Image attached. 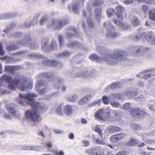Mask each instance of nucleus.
<instances>
[{
	"mask_svg": "<svg viewBox=\"0 0 155 155\" xmlns=\"http://www.w3.org/2000/svg\"><path fill=\"white\" fill-rule=\"evenodd\" d=\"M127 52L120 49L114 50L113 54L110 53H107L104 54L103 58H99L96 54H92L89 56L90 59L96 61L97 62L102 61L110 64H115L122 59H125L126 57Z\"/></svg>",
	"mask_w": 155,
	"mask_h": 155,
	"instance_id": "f03ea898",
	"label": "nucleus"
},
{
	"mask_svg": "<svg viewBox=\"0 0 155 155\" xmlns=\"http://www.w3.org/2000/svg\"><path fill=\"white\" fill-rule=\"evenodd\" d=\"M110 104L112 107L114 108H117L120 106V104L118 101H112L110 102Z\"/></svg>",
	"mask_w": 155,
	"mask_h": 155,
	"instance_id": "c03bdc74",
	"label": "nucleus"
},
{
	"mask_svg": "<svg viewBox=\"0 0 155 155\" xmlns=\"http://www.w3.org/2000/svg\"><path fill=\"white\" fill-rule=\"evenodd\" d=\"M15 26V24L14 23L11 24L9 26L8 28L3 31V32H5L6 33H8L10 31H11L12 28H13Z\"/></svg>",
	"mask_w": 155,
	"mask_h": 155,
	"instance_id": "603ef678",
	"label": "nucleus"
},
{
	"mask_svg": "<svg viewBox=\"0 0 155 155\" xmlns=\"http://www.w3.org/2000/svg\"><path fill=\"white\" fill-rule=\"evenodd\" d=\"M142 29H139L138 30V31L140 32L134 38V40L135 41H139L141 39L142 40H146V35L144 33L142 32L141 33Z\"/></svg>",
	"mask_w": 155,
	"mask_h": 155,
	"instance_id": "4be33fe9",
	"label": "nucleus"
},
{
	"mask_svg": "<svg viewBox=\"0 0 155 155\" xmlns=\"http://www.w3.org/2000/svg\"><path fill=\"white\" fill-rule=\"evenodd\" d=\"M141 74H144L142 77L144 79H147L149 78L152 77L151 75V74L150 73L149 69L146 70L143 72H142L140 74H137L136 76L137 77H139V75Z\"/></svg>",
	"mask_w": 155,
	"mask_h": 155,
	"instance_id": "bb28decb",
	"label": "nucleus"
},
{
	"mask_svg": "<svg viewBox=\"0 0 155 155\" xmlns=\"http://www.w3.org/2000/svg\"><path fill=\"white\" fill-rule=\"evenodd\" d=\"M13 83L21 91L31 90L33 87L32 81L31 80H28L26 77L21 75L16 76L14 80Z\"/></svg>",
	"mask_w": 155,
	"mask_h": 155,
	"instance_id": "7ed1b4c3",
	"label": "nucleus"
},
{
	"mask_svg": "<svg viewBox=\"0 0 155 155\" xmlns=\"http://www.w3.org/2000/svg\"><path fill=\"white\" fill-rule=\"evenodd\" d=\"M49 41L47 39H44L41 42L42 50L44 51L50 50V46L48 45Z\"/></svg>",
	"mask_w": 155,
	"mask_h": 155,
	"instance_id": "f3484780",
	"label": "nucleus"
},
{
	"mask_svg": "<svg viewBox=\"0 0 155 155\" xmlns=\"http://www.w3.org/2000/svg\"><path fill=\"white\" fill-rule=\"evenodd\" d=\"M86 153L89 155H101V153L99 150L94 148L86 150Z\"/></svg>",
	"mask_w": 155,
	"mask_h": 155,
	"instance_id": "412c9836",
	"label": "nucleus"
},
{
	"mask_svg": "<svg viewBox=\"0 0 155 155\" xmlns=\"http://www.w3.org/2000/svg\"><path fill=\"white\" fill-rule=\"evenodd\" d=\"M87 14L89 17H88L87 20V23L88 26L90 27L93 28L94 27V22L91 19V17L92 15V11L91 7L90 5H87L86 8Z\"/></svg>",
	"mask_w": 155,
	"mask_h": 155,
	"instance_id": "0eeeda50",
	"label": "nucleus"
},
{
	"mask_svg": "<svg viewBox=\"0 0 155 155\" xmlns=\"http://www.w3.org/2000/svg\"><path fill=\"white\" fill-rule=\"evenodd\" d=\"M21 68V66H8L5 67V71L11 74H13L15 71Z\"/></svg>",
	"mask_w": 155,
	"mask_h": 155,
	"instance_id": "f8f14e48",
	"label": "nucleus"
},
{
	"mask_svg": "<svg viewBox=\"0 0 155 155\" xmlns=\"http://www.w3.org/2000/svg\"><path fill=\"white\" fill-rule=\"evenodd\" d=\"M80 8L79 2L77 1H75L72 5L71 10L73 12L78 14Z\"/></svg>",
	"mask_w": 155,
	"mask_h": 155,
	"instance_id": "6ab92c4d",
	"label": "nucleus"
},
{
	"mask_svg": "<svg viewBox=\"0 0 155 155\" xmlns=\"http://www.w3.org/2000/svg\"><path fill=\"white\" fill-rule=\"evenodd\" d=\"M149 18L155 21V9H152L149 12Z\"/></svg>",
	"mask_w": 155,
	"mask_h": 155,
	"instance_id": "c9c22d12",
	"label": "nucleus"
},
{
	"mask_svg": "<svg viewBox=\"0 0 155 155\" xmlns=\"http://www.w3.org/2000/svg\"><path fill=\"white\" fill-rule=\"evenodd\" d=\"M78 96L75 94H73L68 97L67 100L68 101L72 103H76L78 101Z\"/></svg>",
	"mask_w": 155,
	"mask_h": 155,
	"instance_id": "c85d7f7f",
	"label": "nucleus"
},
{
	"mask_svg": "<svg viewBox=\"0 0 155 155\" xmlns=\"http://www.w3.org/2000/svg\"><path fill=\"white\" fill-rule=\"evenodd\" d=\"M73 107L71 105L68 104L64 106V113L67 116H70L73 113Z\"/></svg>",
	"mask_w": 155,
	"mask_h": 155,
	"instance_id": "2eb2a0df",
	"label": "nucleus"
},
{
	"mask_svg": "<svg viewBox=\"0 0 155 155\" xmlns=\"http://www.w3.org/2000/svg\"><path fill=\"white\" fill-rule=\"evenodd\" d=\"M115 11L114 9L113 8H109L107 11V13L108 17H110L112 16L113 14Z\"/></svg>",
	"mask_w": 155,
	"mask_h": 155,
	"instance_id": "09e8293b",
	"label": "nucleus"
},
{
	"mask_svg": "<svg viewBox=\"0 0 155 155\" xmlns=\"http://www.w3.org/2000/svg\"><path fill=\"white\" fill-rule=\"evenodd\" d=\"M139 141L136 139L131 138L128 142V144L130 146L135 145L138 143Z\"/></svg>",
	"mask_w": 155,
	"mask_h": 155,
	"instance_id": "4c0bfd02",
	"label": "nucleus"
},
{
	"mask_svg": "<svg viewBox=\"0 0 155 155\" xmlns=\"http://www.w3.org/2000/svg\"><path fill=\"white\" fill-rule=\"evenodd\" d=\"M37 18H35L30 23H25V25L23 27L26 28H29L31 26L34 25L35 24H36L37 23Z\"/></svg>",
	"mask_w": 155,
	"mask_h": 155,
	"instance_id": "72a5a7b5",
	"label": "nucleus"
},
{
	"mask_svg": "<svg viewBox=\"0 0 155 155\" xmlns=\"http://www.w3.org/2000/svg\"><path fill=\"white\" fill-rule=\"evenodd\" d=\"M70 53L68 51H65L62 53L59 54L58 55L59 57H69L70 56Z\"/></svg>",
	"mask_w": 155,
	"mask_h": 155,
	"instance_id": "a18cd8bd",
	"label": "nucleus"
},
{
	"mask_svg": "<svg viewBox=\"0 0 155 155\" xmlns=\"http://www.w3.org/2000/svg\"><path fill=\"white\" fill-rule=\"evenodd\" d=\"M37 84L38 85V87H40L46 86L47 84V83L45 80H41L38 81Z\"/></svg>",
	"mask_w": 155,
	"mask_h": 155,
	"instance_id": "e433bc0d",
	"label": "nucleus"
},
{
	"mask_svg": "<svg viewBox=\"0 0 155 155\" xmlns=\"http://www.w3.org/2000/svg\"><path fill=\"white\" fill-rule=\"evenodd\" d=\"M130 127L133 129L136 130H139L140 129V127L136 123H132L130 125Z\"/></svg>",
	"mask_w": 155,
	"mask_h": 155,
	"instance_id": "13d9d810",
	"label": "nucleus"
},
{
	"mask_svg": "<svg viewBox=\"0 0 155 155\" xmlns=\"http://www.w3.org/2000/svg\"><path fill=\"white\" fill-rule=\"evenodd\" d=\"M9 84L8 86V88L12 90H15L16 89L15 86L16 85H15V84L12 82Z\"/></svg>",
	"mask_w": 155,
	"mask_h": 155,
	"instance_id": "bf43d9fd",
	"label": "nucleus"
},
{
	"mask_svg": "<svg viewBox=\"0 0 155 155\" xmlns=\"http://www.w3.org/2000/svg\"><path fill=\"white\" fill-rule=\"evenodd\" d=\"M141 8L143 11V12L145 14H147L148 13V11L150 9V8L148 6L144 5L142 6Z\"/></svg>",
	"mask_w": 155,
	"mask_h": 155,
	"instance_id": "864d4df0",
	"label": "nucleus"
},
{
	"mask_svg": "<svg viewBox=\"0 0 155 155\" xmlns=\"http://www.w3.org/2000/svg\"><path fill=\"white\" fill-rule=\"evenodd\" d=\"M111 100L110 97H107L106 95L104 96L102 98V100L104 104H108L110 102V100Z\"/></svg>",
	"mask_w": 155,
	"mask_h": 155,
	"instance_id": "79ce46f5",
	"label": "nucleus"
},
{
	"mask_svg": "<svg viewBox=\"0 0 155 155\" xmlns=\"http://www.w3.org/2000/svg\"><path fill=\"white\" fill-rule=\"evenodd\" d=\"M110 141L113 143H116L119 140V137L117 134L112 136L110 138Z\"/></svg>",
	"mask_w": 155,
	"mask_h": 155,
	"instance_id": "a19ab883",
	"label": "nucleus"
},
{
	"mask_svg": "<svg viewBox=\"0 0 155 155\" xmlns=\"http://www.w3.org/2000/svg\"><path fill=\"white\" fill-rule=\"evenodd\" d=\"M115 9L117 11L121 12H123L124 11V8L121 5H117L116 6Z\"/></svg>",
	"mask_w": 155,
	"mask_h": 155,
	"instance_id": "6e6d98bb",
	"label": "nucleus"
},
{
	"mask_svg": "<svg viewBox=\"0 0 155 155\" xmlns=\"http://www.w3.org/2000/svg\"><path fill=\"white\" fill-rule=\"evenodd\" d=\"M39 45L38 44L36 43L32 44L30 46V48L32 49H36L38 48Z\"/></svg>",
	"mask_w": 155,
	"mask_h": 155,
	"instance_id": "774afa93",
	"label": "nucleus"
},
{
	"mask_svg": "<svg viewBox=\"0 0 155 155\" xmlns=\"http://www.w3.org/2000/svg\"><path fill=\"white\" fill-rule=\"evenodd\" d=\"M22 36V34L21 32H16L12 34V35L10 36V35H9V37H14L15 38H20Z\"/></svg>",
	"mask_w": 155,
	"mask_h": 155,
	"instance_id": "680f3d73",
	"label": "nucleus"
},
{
	"mask_svg": "<svg viewBox=\"0 0 155 155\" xmlns=\"http://www.w3.org/2000/svg\"><path fill=\"white\" fill-rule=\"evenodd\" d=\"M53 132L56 134H62L64 133V132L62 130H59L57 129L53 130Z\"/></svg>",
	"mask_w": 155,
	"mask_h": 155,
	"instance_id": "69168bd1",
	"label": "nucleus"
},
{
	"mask_svg": "<svg viewBox=\"0 0 155 155\" xmlns=\"http://www.w3.org/2000/svg\"><path fill=\"white\" fill-rule=\"evenodd\" d=\"M41 146H32L31 150H41Z\"/></svg>",
	"mask_w": 155,
	"mask_h": 155,
	"instance_id": "338daca9",
	"label": "nucleus"
},
{
	"mask_svg": "<svg viewBox=\"0 0 155 155\" xmlns=\"http://www.w3.org/2000/svg\"><path fill=\"white\" fill-rule=\"evenodd\" d=\"M90 71H88L86 69L84 70L83 71V72L81 73V74H80L79 75V76L85 77L88 76H91V75L90 74Z\"/></svg>",
	"mask_w": 155,
	"mask_h": 155,
	"instance_id": "49530a36",
	"label": "nucleus"
},
{
	"mask_svg": "<svg viewBox=\"0 0 155 155\" xmlns=\"http://www.w3.org/2000/svg\"><path fill=\"white\" fill-rule=\"evenodd\" d=\"M146 40L151 44L155 45V35H153L152 32L150 31L146 34Z\"/></svg>",
	"mask_w": 155,
	"mask_h": 155,
	"instance_id": "ddd939ff",
	"label": "nucleus"
},
{
	"mask_svg": "<svg viewBox=\"0 0 155 155\" xmlns=\"http://www.w3.org/2000/svg\"><path fill=\"white\" fill-rule=\"evenodd\" d=\"M101 11L102 8L101 7L95 9L94 14L96 16L97 19L98 21H99L100 20Z\"/></svg>",
	"mask_w": 155,
	"mask_h": 155,
	"instance_id": "cd10ccee",
	"label": "nucleus"
},
{
	"mask_svg": "<svg viewBox=\"0 0 155 155\" xmlns=\"http://www.w3.org/2000/svg\"><path fill=\"white\" fill-rule=\"evenodd\" d=\"M131 21L132 25L134 26L138 25L140 23L139 20L136 17H134L132 18Z\"/></svg>",
	"mask_w": 155,
	"mask_h": 155,
	"instance_id": "58836bf2",
	"label": "nucleus"
},
{
	"mask_svg": "<svg viewBox=\"0 0 155 155\" xmlns=\"http://www.w3.org/2000/svg\"><path fill=\"white\" fill-rule=\"evenodd\" d=\"M27 57L30 58H40L45 59V58L43 55L37 53H30L27 54Z\"/></svg>",
	"mask_w": 155,
	"mask_h": 155,
	"instance_id": "a878e982",
	"label": "nucleus"
},
{
	"mask_svg": "<svg viewBox=\"0 0 155 155\" xmlns=\"http://www.w3.org/2000/svg\"><path fill=\"white\" fill-rule=\"evenodd\" d=\"M67 46L70 48H82V45L79 43L77 41H75L73 42L67 44Z\"/></svg>",
	"mask_w": 155,
	"mask_h": 155,
	"instance_id": "5701e85b",
	"label": "nucleus"
},
{
	"mask_svg": "<svg viewBox=\"0 0 155 155\" xmlns=\"http://www.w3.org/2000/svg\"><path fill=\"white\" fill-rule=\"evenodd\" d=\"M56 112L57 114L59 115L63 114V112L62 111V106L61 105H59L56 110Z\"/></svg>",
	"mask_w": 155,
	"mask_h": 155,
	"instance_id": "052dcab7",
	"label": "nucleus"
},
{
	"mask_svg": "<svg viewBox=\"0 0 155 155\" xmlns=\"http://www.w3.org/2000/svg\"><path fill=\"white\" fill-rule=\"evenodd\" d=\"M6 109L13 116L18 117L19 115L18 111L16 110V106L14 104H8L6 106Z\"/></svg>",
	"mask_w": 155,
	"mask_h": 155,
	"instance_id": "6e6552de",
	"label": "nucleus"
},
{
	"mask_svg": "<svg viewBox=\"0 0 155 155\" xmlns=\"http://www.w3.org/2000/svg\"><path fill=\"white\" fill-rule=\"evenodd\" d=\"M95 131L97 133L101 138H103L102 131L98 125H96L95 127Z\"/></svg>",
	"mask_w": 155,
	"mask_h": 155,
	"instance_id": "ea45409f",
	"label": "nucleus"
},
{
	"mask_svg": "<svg viewBox=\"0 0 155 155\" xmlns=\"http://www.w3.org/2000/svg\"><path fill=\"white\" fill-rule=\"evenodd\" d=\"M122 109L129 111L130 114L132 110L134 109L132 108L131 104L130 103L124 104Z\"/></svg>",
	"mask_w": 155,
	"mask_h": 155,
	"instance_id": "473e14b6",
	"label": "nucleus"
},
{
	"mask_svg": "<svg viewBox=\"0 0 155 155\" xmlns=\"http://www.w3.org/2000/svg\"><path fill=\"white\" fill-rule=\"evenodd\" d=\"M145 97V96L142 94L140 95L138 97H136L135 99L136 101H142L144 100Z\"/></svg>",
	"mask_w": 155,
	"mask_h": 155,
	"instance_id": "4d7b16f0",
	"label": "nucleus"
},
{
	"mask_svg": "<svg viewBox=\"0 0 155 155\" xmlns=\"http://www.w3.org/2000/svg\"><path fill=\"white\" fill-rule=\"evenodd\" d=\"M42 64L46 66L50 67L57 66L58 62L53 60L46 59L42 61Z\"/></svg>",
	"mask_w": 155,
	"mask_h": 155,
	"instance_id": "9b49d317",
	"label": "nucleus"
},
{
	"mask_svg": "<svg viewBox=\"0 0 155 155\" xmlns=\"http://www.w3.org/2000/svg\"><path fill=\"white\" fill-rule=\"evenodd\" d=\"M48 17L47 16L43 17L40 20L39 24L41 25H43L48 20Z\"/></svg>",
	"mask_w": 155,
	"mask_h": 155,
	"instance_id": "5fc2aeb1",
	"label": "nucleus"
},
{
	"mask_svg": "<svg viewBox=\"0 0 155 155\" xmlns=\"http://www.w3.org/2000/svg\"><path fill=\"white\" fill-rule=\"evenodd\" d=\"M112 115V116H110V119L112 120H110V121L117 120L120 117V114L119 112L115 111L113 112Z\"/></svg>",
	"mask_w": 155,
	"mask_h": 155,
	"instance_id": "c756f323",
	"label": "nucleus"
},
{
	"mask_svg": "<svg viewBox=\"0 0 155 155\" xmlns=\"http://www.w3.org/2000/svg\"><path fill=\"white\" fill-rule=\"evenodd\" d=\"M64 82V80L60 78H57L54 85V88L59 89L60 88V86L62 85Z\"/></svg>",
	"mask_w": 155,
	"mask_h": 155,
	"instance_id": "b1692460",
	"label": "nucleus"
},
{
	"mask_svg": "<svg viewBox=\"0 0 155 155\" xmlns=\"http://www.w3.org/2000/svg\"><path fill=\"white\" fill-rule=\"evenodd\" d=\"M103 26L108 30L105 36L106 39H114L119 35V33L115 31L113 26L110 22H105L103 24Z\"/></svg>",
	"mask_w": 155,
	"mask_h": 155,
	"instance_id": "20e7f679",
	"label": "nucleus"
},
{
	"mask_svg": "<svg viewBox=\"0 0 155 155\" xmlns=\"http://www.w3.org/2000/svg\"><path fill=\"white\" fill-rule=\"evenodd\" d=\"M7 49L8 51H13L18 49L19 47L18 46L13 44L8 46L7 47Z\"/></svg>",
	"mask_w": 155,
	"mask_h": 155,
	"instance_id": "f704fd0d",
	"label": "nucleus"
},
{
	"mask_svg": "<svg viewBox=\"0 0 155 155\" xmlns=\"http://www.w3.org/2000/svg\"><path fill=\"white\" fill-rule=\"evenodd\" d=\"M120 83L116 82L113 84L111 86H108L107 87H110L112 89L118 88L120 87Z\"/></svg>",
	"mask_w": 155,
	"mask_h": 155,
	"instance_id": "3c124183",
	"label": "nucleus"
},
{
	"mask_svg": "<svg viewBox=\"0 0 155 155\" xmlns=\"http://www.w3.org/2000/svg\"><path fill=\"white\" fill-rule=\"evenodd\" d=\"M40 78H43L48 80L49 82L53 81L54 78V74L53 73L43 72L38 75Z\"/></svg>",
	"mask_w": 155,
	"mask_h": 155,
	"instance_id": "9d476101",
	"label": "nucleus"
},
{
	"mask_svg": "<svg viewBox=\"0 0 155 155\" xmlns=\"http://www.w3.org/2000/svg\"><path fill=\"white\" fill-rule=\"evenodd\" d=\"M96 118L104 121L108 120L110 121V113L107 112L106 110L100 109L97 110L95 113Z\"/></svg>",
	"mask_w": 155,
	"mask_h": 155,
	"instance_id": "39448f33",
	"label": "nucleus"
},
{
	"mask_svg": "<svg viewBox=\"0 0 155 155\" xmlns=\"http://www.w3.org/2000/svg\"><path fill=\"white\" fill-rule=\"evenodd\" d=\"M150 49L149 48H143L141 47L138 46H136L133 48L134 52L135 54H140L142 53L143 51H144L145 50H148V49Z\"/></svg>",
	"mask_w": 155,
	"mask_h": 155,
	"instance_id": "aec40b11",
	"label": "nucleus"
},
{
	"mask_svg": "<svg viewBox=\"0 0 155 155\" xmlns=\"http://www.w3.org/2000/svg\"><path fill=\"white\" fill-rule=\"evenodd\" d=\"M38 95L33 93H29L26 94H20L19 97L17 99V103L21 106H24V100L27 99L26 101L28 105L30 106L33 110H26L25 113V117L35 122L39 121L41 119L40 116L37 113H43L48 110L46 106L42 103L34 102L35 97H37Z\"/></svg>",
	"mask_w": 155,
	"mask_h": 155,
	"instance_id": "f257e3e1",
	"label": "nucleus"
},
{
	"mask_svg": "<svg viewBox=\"0 0 155 155\" xmlns=\"http://www.w3.org/2000/svg\"><path fill=\"white\" fill-rule=\"evenodd\" d=\"M68 24L67 19L53 20L51 25V27L53 28L57 29H61L64 26Z\"/></svg>",
	"mask_w": 155,
	"mask_h": 155,
	"instance_id": "423d86ee",
	"label": "nucleus"
},
{
	"mask_svg": "<svg viewBox=\"0 0 155 155\" xmlns=\"http://www.w3.org/2000/svg\"><path fill=\"white\" fill-rule=\"evenodd\" d=\"M68 30L71 31H73L75 32V34L74 35L72 33L70 32L68 33L66 35V38L68 39H70L73 38L74 36H78V35L80 34V32H78L77 31L76 29L73 27H70L68 28Z\"/></svg>",
	"mask_w": 155,
	"mask_h": 155,
	"instance_id": "dca6fc26",
	"label": "nucleus"
},
{
	"mask_svg": "<svg viewBox=\"0 0 155 155\" xmlns=\"http://www.w3.org/2000/svg\"><path fill=\"white\" fill-rule=\"evenodd\" d=\"M114 23L117 26L122 28L124 30L130 28H131V25L130 24H127L126 23H123L120 21L115 20L114 21Z\"/></svg>",
	"mask_w": 155,
	"mask_h": 155,
	"instance_id": "a211bd4d",
	"label": "nucleus"
},
{
	"mask_svg": "<svg viewBox=\"0 0 155 155\" xmlns=\"http://www.w3.org/2000/svg\"><path fill=\"white\" fill-rule=\"evenodd\" d=\"M108 132L111 134L114 133V126H109L107 129Z\"/></svg>",
	"mask_w": 155,
	"mask_h": 155,
	"instance_id": "e2e57ef3",
	"label": "nucleus"
},
{
	"mask_svg": "<svg viewBox=\"0 0 155 155\" xmlns=\"http://www.w3.org/2000/svg\"><path fill=\"white\" fill-rule=\"evenodd\" d=\"M111 99H120L122 97V95L120 93H112L109 95Z\"/></svg>",
	"mask_w": 155,
	"mask_h": 155,
	"instance_id": "7c9ffc66",
	"label": "nucleus"
},
{
	"mask_svg": "<svg viewBox=\"0 0 155 155\" xmlns=\"http://www.w3.org/2000/svg\"><path fill=\"white\" fill-rule=\"evenodd\" d=\"M60 48H61L64 45V43L63 40V36L62 35H59L58 38Z\"/></svg>",
	"mask_w": 155,
	"mask_h": 155,
	"instance_id": "8fccbe9b",
	"label": "nucleus"
},
{
	"mask_svg": "<svg viewBox=\"0 0 155 155\" xmlns=\"http://www.w3.org/2000/svg\"><path fill=\"white\" fill-rule=\"evenodd\" d=\"M91 95L88 94L81 98L78 102V104L79 105H84L89 101L91 98Z\"/></svg>",
	"mask_w": 155,
	"mask_h": 155,
	"instance_id": "4468645a",
	"label": "nucleus"
},
{
	"mask_svg": "<svg viewBox=\"0 0 155 155\" xmlns=\"http://www.w3.org/2000/svg\"><path fill=\"white\" fill-rule=\"evenodd\" d=\"M146 114L147 113L145 111L140 110L138 108L134 109L130 112L131 115L136 118H140L146 115Z\"/></svg>",
	"mask_w": 155,
	"mask_h": 155,
	"instance_id": "1a4fd4ad",
	"label": "nucleus"
},
{
	"mask_svg": "<svg viewBox=\"0 0 155 155\" xmlns=\"http://www.w3.org/2000/svg\"><path fill=\"white\" fill-rule=\"evenodd\" d=\"M5 18H12L15 17L14 15L12 13H8L7 14H5Z\"/></svg>",
	"mask_w": 155,
	"mask_h": 155,
	"instance_id": "0e129e2a",
	"label": "nucleus"
},
{
	"mask_svg": "<svg viewBox=\"0 0 155 155\" xmlns=\"http://www.w3.org/2000/svg\"><path fill=\"white\" fill-rule=\"evenodd\" d=\"M140 3H145L147 4H154L155 2L153 0H137Z\"/></svg>",
	"mask_w": 155,
	"mask_h": 155,
	"instance_id": "37998d69",
	"label": "nucleus"
},
{
	"mask_svg": "<svg viewBox=\"0 0 155 155\" xmlns=\"http://www.w3.org/2000/svg\"><path fill=\"white\" fill-rule=\"evenodd\" d=\"M104 0H95L92 3V5L94 7H99L104 3Z\"/></svg>",
	"mask_w": 155,
	"mask_h": 155,
	"instance_id": "2f4dec72",
	"label": "nucleus"
},
{
	"mask_svg": "<svg viewBox=\"0 0 155 155\" xmlns=\"http://www.w3.org/2000/svg\"><path fill=\"white\" fill-rule=\"evenodd\" d=\"M138 93V92L137 91H134L133 90H130L126 92L125 94V95L126 96L128 97L129 98H131L137 96Z\"/></svg>",
	"mask_w": 155,
	"mask_h": 155,
	"instance_id": "393cba45",
	"label": "nucleus"
},
{
	"mask_svg": "<svg viewBox=\"0 0 155 155\" xmlns=\"http://www.w3.org/2000/svg\"><path fill=\"white\" fill-rule=\"evenodd\" d=\"M58 45L56 42L53 41H52L50 46V50H55L57 48Z\"/></svg>",
	"mask_w": 155,
	"mask_h": 155,
	"instance_id": "de8ad7c7",
	"label": "nucleus"
}]
</instances>
